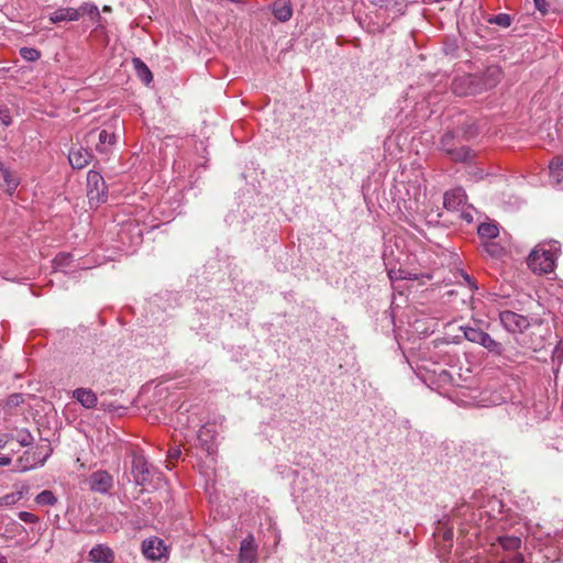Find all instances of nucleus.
Instances as JSON below:
<instances>
[{"label": "nucleus", "instance_id": "1", "mask_svg": "<svg viewBox=\"0 0 563 563\" xmlns=\"http://www.w3.org/2000/svg\"><path fill=\"white\" fill-rule=\"evenodd\" d=\"M495 260L500 258L504 264L510 265L517 247L511 242V236L495 222Z\"/></svg>", "mask_w": 563, "mask_h": 563}, {"label": "nucleus", "instance_id": "2", "mask_svg": "<svg viewBox=\"0 0 563 563\" xmlns=\"http://www.w3.org/2000/svg\"><path fill=\"white\" fill-rule=\"evenodd\" d=\"M527 263L531 271L541 275L554 269L555 258L550 250L539 245L530 253Z\"/></svg>", "mask_w": 563, "mask_h": 563}, {"label": "nucleus", "instance_id": "3", "mask_svg": "<svg viewBox=\"0 0 563 563\" xmlns=\"http://www.w3.org/2000/svg\"><path fill=\"white\" fill-rule=\"evenodd\" d=\"M87 197L91 206H99L107 200L106 181L101 174L96 170H89L87 174Z\"/></svg>", "mask_w": 563, "mask_h": 563}, {"label": "nucleus", "instance_id": "4", "mask_svg": "<svg viewBox=\"0 0 563 563\" xmlns=\"http://www.w3.org/2000/svg\"><path fill=\"white\" fill-rule=\"evenodd\" d=\"M142 553L151 561L166 562L168 559V548L165 542L157 537L145 539L142 542Z\"/></svg>", "mask_w": 563, "mask_h": 563}, {"label": "nucleus", "instance_id": "5", "mask_svg": "<svg viewBox=\"0 0 563 563\" xmlns=\"http://www.w3.org/2000/svg\"><path fill=\"white\" fill-rule=\"evenodd\" d=\"M499 320L503 327L511 333H522L530 325L527 317L509 310L501 311Z\"/></svg>", "mask_w": 563, "mask_h": 563}, {"label": "nucleus", "instance_id": "6", "mask_svg": "<svg viewBox=\"0 0 563 563\" xmlns=\"http://www.w3.org/2000/svg\"><path fill=\"white\" fill-rule=\"evenodd\" d=\"M87 483L91 492L102 495L109 494L113 488L112 475L103 470L91 473Z\"/></svg>", "mask_w": 563, "mask_h": 563}, {"label": "nucleus", "instance_id": "7", "mask_svg": "<svg viewBox=\"0 0 563 563\" xmlns=\"http://www.w3.org/2000/svg\"><path fill=\"white\" fill-rule=\"evenodd\" d=\"M91 150L84 143H73L68 152V161L73 168H85L92 159Z\"/></svg>", "mask_w": 563, "mask_h": 563}, {"label": "nucleus", "instance_id": "8", "mask_svg": "<svg viewBox=\"0 0 563 563\" xmlns=\"http://www.w3.org/2000/svg\"><path fill=\"white\" fill-rule=\"evenodd\" d=\"M132 475L136 485H145L151 481V470L143 455H134L132 460Z\"/></svg>", "mask_w": 563, "mask_h": 563}, {"label": "nucleus", "instance_id": "9", "mask_svg": "<svg viewBox=\"0 0 563 563\" xmlns=\"http://www.w3.org/2000/svg\"><path fill=\"white\" fill-rule=\"evenodd\" d=\"M442 151L454 162L465 163L472 159L473 152L462 143H442Z\"/></svg>", "mask_w": 563, "mask_h": 563}, {"label": "nucleus", "instance_id": "10", "mask_svg": "<svg viewBox=\"0 0 563 563\" xmlns=\"http://www.w3.org/2000/svg\"><path fill=\"white\" fill-rule=\"evenodd\" d=\"M20 185V177L15 172L5 167L0 162V188H2L9 196H12Z\"/></svg>", "mask_w": 563, "mask_h": 563}, {"label": "nucleus", "instance_id": "11", "mask_svg": "<svg viewBox=\"0 0 563 563\" xmlns=\"http://www.w3.org/2000/svg\"><path fill=\"white\" fill-rule=\"evenodd\" d=\"M466 203V195L462 188H454L444 194L443 206L449 211H460Z\"/></svg>", "mask_w": 563, "mask_h": 563}, {"label": "nucleus", "instance_id": "12", "mask_svg": "<svg viewBox=\"0 0 563 563\" xmlns=\"http://www.w3.org/2000/svg\"><path fill=\"white\" fill-rule=\"evenodd\" d=\"M256 543L252 534L242 540L239 553V563H257Z\"/></svg>", "mask_w": 563, "mask_h": 563}, {"label": "nucleus", "instance_id": "13", "mask_svg": "<svg viewBox=\"0 0 563 563\" xmlns=\"http://www.w3.org/2000/svg\"><path fill=\"white\" fill-rule=\"evenodd\" d=\"M73 398L86 409H93L98 405V397L90 388H77L73 390Z\"/></svg>", "mask_w": 563, "mask_h": 563}, {"label": "nucleus", "instance_id": "14", "mask_svg": "<svg viewBox=\"0 0 563 563\" xmlns=\"http://www.w3.org/2000/svg\"><path fill=\"white\" fill-rule=\"evenodd\" d=\"M478 239L483 250L493 255V224L484 222L477 228Z\"/></svg>", "mask_w": 563, "mask_h": 563}, {"label": "nucleus", "instance_id": "15", "mask_svg": "<svg viewBox=\"0 0 563 563\" xmlns=\"http://www.w3.org/2000/svg\"><path fill=\"white\" fill-rule=\"evenodd\" d=\"M49 21L54 24L60 22L78 21V11L76 8H58L49 14Z\"/></svg>", "mask_w": 563, "mask_h": 563}, {"label": "nucleus", "instance_id": "16", "mask_svg": "<svg viewBox=\"0 0 563 563\" xmlns=\"http://www.w3.org/2000/svg\"><path fill=\"white\" fill-rule=\"evenodd\" d=\"M89 558L93 563H112L114 553L110 548L98 544L90 550Z\"/></svg>", "mask_w": 563, "mask_h": 563}, {"label": "nucleus", "instance_id": "17", "mask_svg": "<svg viewBox=\"0 0 563 563\" xmlns=\"http://www.w3.org/2000/svg\"><path fill=\"white\" fill-rule=\"evenodd\" d=\"M273 14L280 22L288 21L292 15V9L288 0H276L273 3Z\"/></svg>", "mask_w": 563, "mask_h": 563}, {"label": "nucleus", "instance_id": "18", "mask_svg": "<svg viewBox=\"0 0 563 563\" xmlns=\"http://www.w3.org/2000/svg\"><path fill=\"white\" fill-rule=\"evenodd\" d=\"M52 452L53 449L51 442L46 440L43 443L36 445L32 452V456H34L38 466H43L46 460L51 456Z\"/></svg>", "mask_w": 563, "mask_h": 563}, {"label": "nucleus", "instance_id": "19", "mask_svg": "<svg viewBox=\"0 0 563 563\" xmlns=\"http://www.w3.org/2000/svg\"><path fill=\"white\" fill-rule=\"evenodd\" d=\"M465 336L467 338V340H470L472 342L481 343L483 346L487 347L488 350H490L493 346V339L487 333H484L482 331H478L475 329H468L465 332Z\"/></svg>", "mask_w": 563, "mask_h": 563}, {"label": "nucleus", "instance_id": "20", "mask_svg": "<svg viewBox=\"0 0 563 563\" xmlns=\"http://www.w3.org/2000/svg\"><path fill=\"white\" fill-rule=\"evenodd\" d=\"M26 493L27 488L22 486L20 489L5 494L4 496L0 497V507H11L18 504Z\"/></svg>", "mask_w": 563, "mask_h": 563}, {"label": "nucleus", "instance_id": "21", "mask_svg": "<svg viewBox=\"0 0 563 563\" xmlns=\"http://www.w3.org/2000/svg\"><path fill=\"white\" fill-rule=\"evenodd\" d=\"M134 70L137 77L145 84L148 85L153 80V75L150 68L140 58H133L132 60Z\"/></svg>", "mask_w": 563, "mask_h": 563}, {"label": "nucleus", "instance_id": "22", "mask_svg": "<svg viewBox=\"0 0 563 563\" xmlns=\"http://www.w3.org/2000/svg\"><path fill=\"white\" fill-rule=\"evenodd\" d=\"M497 541L505 553L518 552L521 547V539L519 537H498Z\"/></svg>", "mask_w": 563, "mask_h": 563}, {"label": "nucleus", "instance_id": "23", "mask_svg": "<svg viewBox=\"0 0 563 563\" xmlns=\"http://www.w3.org/2000/svg\"><path fill=\"white\" fill-rule=\"evenodd\" d=\"M549 169H550V177L556 184H560L563 181V157L553 158L549 165Z\"/></svg>", "mask_w": 563, "mask_h": 563}, {"label": "nucleus", "instance_id": "24", "mask_svg": "<svg viewBox=\"0 0 563 563\" xmlns=\"http://www.w3.org/2000/svg\"><path fill=\"white\" fill-rule=\"evenodd\" d=\"M76 9L78 11L79 19L84 15H88L93 22H97L101 18L98 7L93 3L86 2Z\"/></svg>", "mask_w": 563, "mask_h": 563}, {"label": "nucleus", "instance_id": "25", "mask_svg": "<svg viewBox=\"0 0 563 563\" xmlns=\"http://www.w3.org/2000/svg\"><path fill=\"white\" fill-rule=\"evenodd\" d=\"M434 536L441 537L444 541H451L453 539V528L449 527V519L443 518L438 521Z\"/></svg>", "mask_w": 563, "mask_h": 563}, {"label": "nucleus", "instance_id": "26", "mask_svg": "<svg viewBox=\"0 0 563 563\" xmlns=\"http://www.w3.org/2000/svg\"><path fill=\"white\" fill-rule=\"evenodd\" d=\"M38 465L34 459V456H32V452L25 451L23 453V455L19 457L16 467H18V470L25 472V471L35 468Z\"/></svg>", "mask_w": 563, "mask_h": 563}, {"label": "nucleus", "instance_id": "27", "mask_svg": "<svg viewBox=\"0 0 563 563\" xmlns=\"http://www.w3.org/2000/svg\"><path fill=\"white\" fill-rule=\"evenodd\" d=\"M34 500L38 506H54L58 499L52 490L45 489L37 494Z\"/></svg>", "mask_w": 563, "mask_h": 563}, {"label": "nucleus", "instance_id": "28", "mask_svg": "<svg viewBox=\"0 0 563 563\" xmlns=\"http://www.w3.org/2000/svg\"><path fill=\"white\" fill-rule=\"evenodd\" d=\"M73 256L69 253H59L55 256L53 265L55 269H65L70 265Z\"/></svg>", "mask_w": 563, "mask_h": 563}, {"label": "nucleus", "instance_id": "29", "mask_svg": "<svg viewBox=\"0 0 563 563\" xmlns=\"http://www.w3.org/2000/svg\"><path fill=\"white\" fill-rule=\"evenodd\" d=\"M14 439L22 445V446H29L33 443L34 438L26 429L18 430Z\"/></svg>", "mask_w": 563, "mask_h": 563}, {"label": "nucleus", "instance_id": "30", "mask_svg": "<svg viewBox=\"0 0 563 563\" xmlns=\"http://www.w3.org/2000/svg\"><path fill=\"white\" fill-rule=\"evenodd\" d=\"M20 55L27 62H36L41 57L40 51L33 47H21Z\"/></svg>", "mask_w": 563, "mask_h": 563}, {"label": "nucleus", "instance_id": "31", "mask_svg": "<svg viewBox=\"0 0 563 563\" xmlns=\"http://www.w3.org/2000/svg\"><path fill=\"white\" fill-rule=\"evenodd\" d=\"M525 562V558L521 553L519 552H509V553H505L500 559H499V563H523Z\"/></svg>", "mask_w": 563, "mask_h": 563}, {"label": "nucleus", "instance_id": "32", "mask_svg": "<svg viewBox=\"0 0 563 563\" xmlns=\"http://www.w3.org/2000/svg\"><path fill=\"white\" fill-rule=\"evenodd\" d=\"M474 212H475V209L472 206H466L465 205L460 210L459 218L464 220L466 223H472L473 220H474Z\"/></svg>", "mask_w": 563, "mask_h": 563}, {"label": "nucleus", "instance_id": "33", "mask_svg": "<svg viewBox=\"0 0 563 563\" xmlns=\"http://www.w3.org/2000/svg\"><path fill=\"white\" fill-rule=\"evenodd\" d=\"M511 21H512V19L509 14L500 13V14L495 15V24L499 25L501 27L510 26Z\"/></svg>", "mask_w": 563, "mask_h": 563}, {"label": "nucleus", "instance_id": "34", "mask_svg": "<svg viewBox=\"0 0 563 563\" xmlns=\"http://www.w3.org/2000/svg\"><path fill=\"white\" fill-rule=\"evenodd\" d=\"M19 519L25 523H36L38 521V517L29 511H20Z\"/></svg>", "mask_w": 563, "mask_h": 563}, {"label": "nucleus", "instance_id": "35", "mask_svg": "<svg viewBox=\"0 0 563 563\" xmlns=\"http://www.w3.org/2000/svg\"><path fill=\"white\" fill-rule=\"evenodd\" d=\"M536 9L542 14L545 15L550 11V3L548 0H533Z\"/></svg>", "mask_w": 563, "mask_h": 563}, {"label": "nucleus", "instance_id": "36", "mask_svg": "<svg viewBox=\"0 0 563 563\" xmlns=\"http://www.w3.org/2000/svg\"><path fill=\"white\" fill-rule=\"evenodd\" d=\"M0 121L5 126L11 124L10 110L5 106L0 107Z\"/></svg>", "mask_w": 563, "mask_h": 563}, {"label": "nucleus", "instance_id": "37", "mask_svg": "<svg viewBox=\"0 0 563 563\" xmlns=\"http://www.w3.org/2000/svg\"><path fill=\"white\" fill-rule=\"evenodd\" d=\"M492 395H493V393L490 390L484 391V397H483V399H481L478 401L477 405L481 407H489L490 401H492Z\"/></svg>", "mask_w": 563, "mask_h": 563}, {"label": "nucleus", "instance_id": "38", "mask_svg": "<svg viewBox=\"0 0 563 563\" xmlns=\"http://www.w3.org/2000/svg\"><path fill=\"white\" fill-rule=\"evenodd\" d=\"M475 135L471 131H465L463 134L460 130L453 131L450 133V139H460V137H474Z\"/></svg>", "mask_w": 563, "mask_h": 563}, {"label": "nucleus", "instance_id": "39", "mask_svg": "<svg viewBox=\"0 0 563 563\" xmlns=\"http://www.w3.org/2000/svg\"><path fill=\"white\" fill-rule=\"evenodd\" d=\"M209 437L210 435V430L207 428V427H202L199 431H198V439L201 440V441H206L205 440V437Z\"/></svg>", "mask_w": 563, "mask_h": 563}, {"label": "nucleus", "instance_id": "40", "mask_svg": "<svg viewBox=\"0 0 563 563\" xmlns=\"http://www.w3.org/2000/svg\"><path fill=\"white\" fill-rule=\"evenodd\" d=\"M181 452L179 449H172L168 451V457L170 460H177L180 456Z\"/></svg>", "mask_w": 563, "mask_h": 563}, {"label": "nucleus", "instance_id": "41", "mask_svg": "<svg viewBox=\"0 0 563 563\" xmlns=\"http://www.w3.org/2000/svg\"><path fill=\"white\" fill-rule=\"evenodd\" d=\"M391 0H372V2L380 8H386L389 5Z\"/></svg>", "mask_w": 563, "mask_h": 563}, {"label": "nucleus", "instance_id": "42", "mask_svg": "<svg viewBox=\"0 0 563 563\" xmlns=\"http://www.w3.org/2000/svg\"><path fill=\"white\" fill-rule=\"evenodd\" d=\"M98 141H109V134L106 130H101L98 133Z\"/></svg>", "mask_w": 563, "mask_h": 563}, {"label": "nucleus", "instance_id": "43", "mask_svg": "<svg viewBox=\"0 0 563 563\" xmlns=\"http://www.w3.org/2000/svg\"><path fill=\"white\" fill-rule=\"evenodd\" d=\"M460 275L466 282V284L472 288L473 287V283H472V279H471L470 275L464 273V272H460Z\"/></svg>", "mask_w": 563, "mask_h": 563}, {"label": "nucleus", "instance_id": "44", "mask_svg": "<svg viewBox=\"0 0 563 563\" xmlns=\"http://www.w3.org/2000/svg\"><path fill=\"white\" fill-rule=\"evenodd\" d=\"M11 463V459L8 456L0 457V466H7Z\"/></svg>", "mask_w": 563, "mask_h": 563}, {"label": "nucleus", "instance_id": "45", "mask_svg": "<svg viewBox=\"0 0 563 563\" xmlns=\"http://www.w3.org/2000/svg\"><path fill=\"white\" fill-rule=\"evenodd\" d=\"M512 396L511 395H503L500 396V399L503 402H506L507 400H512Z\"/></svg>", "mask_w": 563, "mask_h": 563}, {"label": "nucleus", "instance_id": "46", "mask_svg": "<svg viewBox=\"0 0 563 563\" xmlns=\"http://www.w3.org/2000/svg\"><path fill=\"white\" fill-rule=\"evenodd\" d=\"M19 398H20V396H19V395H13V396H11V398H10V402H12V404H19Z\"/></svg>", "mask_w": 563, "mask_h": 563}, {"label": "nucleus", "instance_id": "47", "mask_svg": "<svg viewBox=\"0 0 563 563\" xmlns=\"http://www.w3.org/2000/svg\"><path fill=\"white\" fill-rule=\"evenodd\" d=\"M0 563H8V559L2 554H0Z\"/></svg>", "mask_w": 563, "mask_h": 563}, {"label": "nucleus", "instance_id": "48", "mask_svg": "<svg viewBox=\"0 0 563 563\" xmlns=\"http://www.w3.org/2000/svg\"><path fill=\"white\" fill-rule=\"evenodd\" d=\"M440 375H444V376H446V375H448V373H446V371H445V369H442V371H441V373H440Z\"/></svg>", "mask_w": 563, "mask_h": 563}]
</instances>
